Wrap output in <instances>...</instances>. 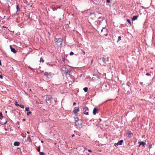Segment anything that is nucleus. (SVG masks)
<instances>
[{
  "mask_svg": "<svg viewBox=\"0 0 155 155\" xmlns=\"http://www.w3.org/2000/svg\"><path fill=\"white\" fill-rule=\"evenodd\" d=\"M61 69L62 71H64V69L65 70V73L66 77L67 78L71 77V70H68V69H67V70L64 67H62Z\"/></svg>",
  "mask_w": 155,
  "mask_h": 155,
  "instance_id": "nucleus-1",
  "label": "nucleus"
},
{
  "mask_svg": "<svg viewBox=\"0 0 155 155\" xmlns=\"http://www.w3.org/2000/svg\"><path fill=\"white\" fill-rule=\"evenodd\" d=\"M46 101L47 104L51 105L52 103V100L50 96H47L46 97Z\"/></svg>",
  "mask_w": 155,
  "mask_h": 155,
  "instance_id": "nucleus-2",
  "label": "nucleus"
},
{
  "mask_svg": "<svg viewBox=\"0 0 155 155\" xmlns=\"http://www.w3.org/2000/svg\"><path fill=\"white\" fill-rule=\"evenodd\" d=\"M62 40V39L61 38H55L54 40L55 42L58 45L59 44H60V45H61Z\"/></svg>",
  "mask_w": 155,
  "mask_h": 155,
  "instance_id": "nucleus-3",
  "label": "nucleus"
},
{
  "mask_svg": "<svg viewBox=\"0 0 155 155\" xmlns=\"http://www.w3.org/2000/svg\"><path fill=\"white\" fill-rule=\"evenodd\" d=\"M84 114L86 115H88V108L86 106L84 107L83 108Z\"/></svg>",
  "mask_w": 155,
  "mask_h": 155,
  "instance_id": "nucleus-4",
  "label": "nucleus"
},
{
  "mask_svg": "<svg viewBox=\"0 0 155 155\" xmlns=\"http://www.w3.org/2000/svg\"><path fill=\"white\" fill-rule=\"evenodd\" d=\"M75 124L76 126H78V127L81 126V121H80L78 120V121H76L75 123Z\"/></svg>",
  "mask_w": 155,
  "mask_h": 155,
  "instance_id": "nucleus-5",
  "label": "nucleus"
},
{
  "mask_svg": "<svg viewBox=\"0 0 155 155\" xmlns=\"http://www.w3.org/2000/svg\"><path fill=\"white\" fill-rule=\"evenodd\" d=\"M123 141V140H121L120 141H118L117 143H114V145L115 146L117 147V146L121 145Z\"/></svg>",
  "mask_w": 155,
  "mask_h": 155,
  "instance_id": "nucleus-6",
  "label": "nucleus"
},
{
  "mask_svg": "<svg viewBox=\"0 0 155 155\" xmlns=\"http://www.w3.org/2000/svg\"><path fill=\"white\" fill-rule=\"evenodd\" d=\"M79 111V107H75L74 110H73V112L75 114H76Z\"/></svg>",
  "mask_w": 155,
  "mask_h": 155,
  "instance_id": "nucleus-7",
  "label": "nucleus"
},
{
  "mask_svg": "<svg viewBox=\"0 0 155 155\" xmlns=\"http://www.w3.org/2000/svg\"><path fill=\"white\" fill-rule=\"evenodd\" d=\"M98 109L96 108H94L93 112V114L94 115H95L96 113H98Z\"/></svg>",
  "mask_w": 155,
  "mask_h": 155,
  "instance_id": "nucleus-8",
  "label": "nucleus"
},
{
  "mask_svg": "<svg viewBox=\"0 0 155 155\" xmlns=\"http://www.w3.org/2000/svg\"><path fill=\"white\" fill-rule=\"evenodd\" d=\"M44 76H45L47 78H48L49 76H50L51 75V73L48 72H45L44 73Z\"/></svg>",
  "mask_w": 155,
  "mask_h": 155,
  "instance_id": "nucleus-9",
  "label": "nucleus"
},
{
  "mask_svg": "<svg viewBox=\"0 0 155 155\" xmlns=\"http://www.w3.org/2000/svg\"><path fill=\"white\" fill-rule=\"evenodd\" d=\"M10 48L12 52H13L14 53H16L17 51L14 48H12L11 45L10 46Z\"/></svg>",
  "mask_w": 155,
  "mask_h": 155,
  "instance_id": "nucleus-10",
  "label": "nucleus"
},
{
  "mask_svg": "<svg viewBox=\"0 0 155 155\" xmlns=\"http://www.w3.org/2000/svg\"><path fill=\"white\" fill-rule=\"evenodd\" d=\"M138 143H140V145L139 146V147H140V146L142 144L143 147L144 146L146 145V143L143 141L142 142H139Z\"/></svg>",
  "mask_w": 155,
  "mask_h": 155,
  "instance_id": "nucleus-11",
  "label": "nucleus"
},
{
  "mask_svg": "<svg viewBox=\"0 0 155 155\" xmlns=\"http://www.w3.org/2000/svg\"><path fill=\"white\" fill-rule=\"evenodd\" d=\"M127 133L129 135L128 137L129 138H130L131 137V135L133 134V133H132L130 131L128 130L127 131Z\"/></svg>",
  "mask_w": 155,
  "mask_h": 155,
  "instance_id": "nucleus-12",
  "label": "nucleus"
},
{
  "mask_svg": "<svg viewBox=\"0 0 155 155\" xmlns=\"http://www.w3.org/2000/svg\"><path fill=\"white\" fill-rule=\"evenodd\" d=\"M105 58L104 57H101L100 58V60L103 62L104 63H105Z\"/></svg>",
  "mask_w": 155,
  "mask_h": 155,
  "instance_id": "nucleus-13",
  "label": "nucleus"
},
{
  "mask_svg": "<svg viewBox=\"0 0 155 155\" xmlns=\"http://www.w3.org/2000/svg\"><path fill=\"white\" fill-rule=\"evenodd\" d=\"M20 143L19 142H15L14 143V145L15 146H18L19 145Z\"/></svg>",
  "mask_w": 155,
  "mask_h": 155,
  "instance_id": "nucleus-14",
  "label": "nucleus"
},
{
  "mask_svg": "<svg viewBox=\"0 0 155 155\" xmlns=\"http://www.w3.org/2000/svg\"><path fill=\"white\" fill-rule=\"evenodd\" d=\"M7 123V121L6 120H5V121H3L2 120V121L1 122V124L2 125H5Z\"/></svg>",
  "mask_w": 155,
  "mask_h": 155,
  "instance_id": "nucleus-15",
  "label": "nucleus"
},
{
  "mask_svg": "<svg viewBox=\"0 0 155 155\" xmlns=\"http://www.w3.org/2000/svg\"><path fill=\"white\" fill-rule=\"evenodd\" d=\"M138 16H134L133 18H132V20L133 21H134L136 20H137V18H138Z\"/></svg>",
  "mask_w": 155,
  "mask_h": 155,
  "instance_id": "nucleus-16",
  "label": "nucleus"
},
{
  "mask_svg": "<svg viewBox=\"0 0 155 155\" xmlns=\"http://www.w3.org/2000/svg\"><path fill=\"white\" fill-rule=\"evenodd\" d=\"M15 104L16 106H19L20 104H18V103L17 101H15Z\"/></svg>",
  "mask_w": 155,
  "mask_h": 155,
  "instance_id": "nucleus-17",
  "label": "nucleus"
},
{
  "mask_svg": "<svg viewBox=\"0 0 155 155\" xmlns=\"http://www.w3.org/2000/svg\"><path fill=\"white\" fill-rule=\"evenodd\" d=\"M127 21L128 22V23L130 25V26H131L132 25V24H131V22L130 19H127Z\"/></svg>",
  "mask_w": 155,
  "mask_h": 155,
  "instance_id": "nucleus-18",
  "label": "nucleus"
},
{
  "mask_svg": "<svg viewBox=\"0 0 155 155\" xmlns=\"http://www.w3.org/2000/svg\"><path fill=\"white\" fill-rule=\"evenodd\" d=\"M88 88L87 87H85L83 88V90L85 92H87V91Z\"/></svg>",
  "mask_w": 155,
  "mask_h": 155,
  "instance_id": "nucleus-19",
  "label": "nucleus"
},
{
  "mask_svg": "<svg viewBox=\"0 0 155 155\" xmlns=\"http://www.w3.org/2000/svg\"><path fill=\"white\" fill-rule=\"evenodd\" d=\"M29 110V108L28 107H26L25 108V110L26 111H28Z\"/></svg>",
  "mask_w": 155,
  "mask_h": 155,
  "instance_id": "nucleus-20",
  "label": "nucleus"
},
{
  "mask_svg": "<svg viewBox=\"0 0 155 155\" xmlns=\"http://www.w3.org/2000/svg\"><path fill=\"white\" fill-rule=\"evenodd\" d=\"M40 155H45V153L43 152H40Z\"/></svg>",
  "mask_w": 155,
  "mask_h": 155,
  "instance_id": "nucleus-21",
  "label": "nucleus"
},
{
  "mask_svg": "<svg viewBox=\"0 0 155 155\" xmlns=\"http://www.w3.org/2000/svg\"><path fill=\"white\" fill-rule=\"evenodd\" d=\"M16 8L17 9V12L18 11L19 9V6L18 5H17L16 6Z\"/></svg>",
  "mask_w": 155,
  "mask_h": 155,
  "instance_id": "nucleus-22",
  "label": "nucleus"
},
{
  "mask_svg": "<svg viewBox=\"0 0 155 155\" xmlns=\"http://www.w3.org/2000/svg\"><path fill=\"white\" fill-rule=\"evenodd\" d=\"M40 62H44V60L41 57V58H40Z\"/></svg>",
  "mask_w": 155,
  "mask_h": 155,
  "instance_id": "nucleus-23",
  "label": "nucleus"
},
{
  "mask_svg": "<svg viewBox=\"0 0 155 155\" xmlns=\"http://www.w3.org/2000/svg\"><path fill=\"white\" fill-rule=\"evenodd\" d=\"M121 39V37L120 36H119L118 37V40L117 41V42H118Z\"/></svg>",
  "mask_w": 155,
  "mask_h": 155,
  "instance_id": "nucleus-24",
  "label": "nucleus"
},
{
  "mask_svg": "<svg viewBox=\"0 0 155 155\" xmlns=\"http://www.w3.org/2000/svg\"><path fill=\"white\" fill-rule=\"evenodd\" d=\"M20 107H21L22 108H24V106L23 105H20V106H19Z\"/></svg>",
  "mask_w": 155,
  "mask_h": 155,
  "instance_id": "nucleus-25",
  "label": "nucleus"
},
{
  "mask_svg": "<svg viewBox=\"0 0 155 155\" xmlns=\"http://www.w3.org/2000/svg\"><path fill=\"white\" fill-rule=\"evenodd\" d=\"M31 113V111H28L27 113V115L28 116Z\"/></svg>",
  "mask_w": 155,
  "mask_h": 155,
  "instance_id": "nucleus-26",
  "label": "nucleus"
},
{
  "mask_svg": "<svg viewBox=\"0 0 155 155\" xmlns=\"http://www.w3.org/2000/svg\"><path fill=\"white\" fill-rule=\"evenodd\" d=\"M57 9H58V8H57L56 7H54V8H53L52 9H53V11H54L55 10H56Z\"/></svg>",
  "mask_w": 155,
  "mask_h": 155,
  "instance_id": "nucleus-27",
  "label": "nucleus"
},
{
  "mask_svg": "<svg viewBox=\"0 0 155 155\" xmlns=\"http://www.w3.org/2000/svg\"><path fill=\"white\" fill-rule=\"evenodd\" d=\"M28 68H29V69H30L32 71L33 69V68H31L30 66H29L28 67Z\"/></svg>",
  "mask_w": 155,
  "mask_h": 155,
  "instance_id": "nucleus-28",
  "label": "nucleus"
},
{
  "mask_svg": "<svg viewBox=\"0 0 155 155\" xmlns=\"http://www.w3.org/2000/svg\"><path fill=\"white\" fill-rule=\"evenodd\" d=\"M131 85V84L129 82H127V85L129 87H130V85Z\"/></svg>",
  "mask_w": 155,
  "mask_h": 155,
  "instance_id": "nucleus-29",
  "label": "nucleus"
},
{
  "mask_svg": "<svg viewBox=\"0 0 155 155\" xmlns=\"http://www.w3.org/2000/svg\"><path fill=\"white\" fill-rule=\"evenodd\" d=\"M81 51L83 53V55H84L85 54V52L83 50L81 49Z\"/></svg>",
  "mask_w": 155,
  "mask_h": 155,
  "instance_id": "nucleus-30",
  "label": "nucleus"
},
{
  "mask_svg": "<svg viewBox=\"0 0 155 155\" xmlns=\"http://www.w3.org/2000/svg\"><path fill=\"white\" fill-rule=\"evenodd\" d=\"M40 147L39 146V147H38V150H37V151L38 152H39V153H40V152H41L40 151Z\"/></svg>",
  "mask_w": 155,
  "mask_h": 155,
  "instance_id": "nucleus-31",
  "label": "nucleus"
},
{
  "mask_svg": "<svg viewBox=\"0 0 155 155\" xmlns=\"http://www.w3.org/2000/svg\"><path fill=\"white\" fill-rule=\"evenodd\" d=\"M73 54H74V53L72 51H71V52H70V55H73Z\"/></svg>",
  "mask_w": 155,
  "mask_h": 155,
  "instance_id": "nucleus-32",
  "label": "nucleus"
},
{
  "mask_svg": "<svg viewBox=\"0 0 155 155\" xmlns=\"http://www.w3.org/2000/svg\"><path fill=\"white\" fill-rule=\"evenodd\" d=\"M152 144H150L149 145V148L150 149L151 148H152Z\"/></svg>",
  "mask_w": 155,
  "mask_h": 155,
  "instance_id": "nucleus-33",
  "label": "nucleus"
},
{
  "mask_svg": "<svg viewBox=\"0 0 155 155\" xmlns=\"http://www.w3.org/2000/svg\"><path fill=\"white\" fill-rule=\"evenodd\" d=\"M0 116H1V117H3L2 112H0Z\"/></svg>",
  "mask_w": 155,
  "mask_h": 155,
  "instance_id": "nucleus-34",
  "label": "nucleus"
},
{
  "mask_svg": "<svg viewBox=\"0 0 155 155\" xmlns=\"http://www.w3.org/2000/svg\"><path fill=\"white\" fill-rule=\"evenodd\" d=\"M105 29V27H103L102 28V29L101 30V33H102V32H103V29Z\"/></svg>",
  "mask_w": 155,
  "mask_h": 155,
  "instance_id": "nucleus-35",
  "label": "nucleus"
},
{
  "mask_svg": "<svg viewBox=\"0 0 155 155\" xmlns=\"http://www.w3.org/2000/svg\"><path fill=\"white\" fill-rule=\"evenodd\" d=\"M28 140H30V142L31 141V140L30 138V137L29 136L28 137Z\"/></svg>",
  "mask_w": 155,
  "mask_h": 155,
  "instance_id": "nucleus-36",
  "label": "nucleus"
},
{
  "mask_svg": "<svg viewBox=\"0 0 155 155\" xmlns=\"http://www.w3.org/2000/svg\"><path fill=\"white\" fill-rule=\"evenodd\" d=\"M75 121H78V120H78V118H76L75 119Z\"/></svg>",
  "mask_w": 155,
  "mask_h": 155,
  "instance_id": "nucleus-37",
  "label": "nucleus"
},
{
  "mask_svg": "<svg viewBox=\"0 0 155 155\" xmlns=\"http://www.w3.org/2000/svg\"><path fill=\"white\" fill-rule=\"evenodd\" d=\"M3 78V77L2 76V74H0V78H1V79H2Z\"/></svg>",
  "mask_w": 155,
  "mask_h": 155,
  "instance_id": "nucleus-38",
  "label": "nucleus"
},
{
  "mask_svg": "<svg viewBox=\"0 0 155 155\" xmlns=\"http://www.w3.org/2000/svg\"><path fill=\"white\" fill-rule=\"evenodd\" d=\"M110 0H107L106 2L107 3H110Z\"/></svg>",
  "mask_w": 155,
  "mask_h": 155,
  "instance_id": "nucleus-39",
  "label": "nucleus"
},
{
  "mask_svg": "<svg viewBox=\"0 0 155 155\" xmlns=\"http://www.w3.org/2000/svg\"><path fill=\"white\" fill-rule=\"evenodd\" d=\"M58 6V7L57 8H61V6H62V5H61V6L59 5V6Z\"/></svg>",
  "mask_w": 155,
  "mask_h": 155,
  "instance_id": "nucleus-40",
  "label": "nucleus"
},
{
  "mask_svg": "<svg viewBox=\"0 0 155 155\" xmlns=\"http://www.w3.org/2000/svg\"><path fill=\"white\" fill-rule=\"evenodd\" d=\"M130 93V92L129 91H128L127 92V94H128Z\"/></svg>",
  "mask_w": 155,
  "mask_h": 155,
  "instance_id": "nucleus-41",
  "label": "nucleus"
},
{
  "mask_svg": "<svg viewBox=\"0 0 155 155\" xmlns=\"http://www.w3.org/2000/svg\"><path fill=\"white\" fill-rule=\"evenodd\" d=\"M146 75L148 76H149L150 75V74L149 73H147Z\"/></svg>",
  "mask_w": 155,
  "mask_h": 155,
  "instance_id": "nucleus-42",
  "label": "nucleus"
},
{
  "mask_svg": "<svg viewBox=\"0 0 155 155\" xmlns=\"http://www.w3.org/2000/svg\"><path fill=\"white\" fill-rule=\"evenodd\" d=\"M88 151L89 152H92L91 150H88Z\"/></svg>",
  "mask_w": 155,
  "mask_h": 155,
  "instance_id": "nucleus-43",
  "label": "nucleus"
},
{
  "mask_svg": "<svg viewBox=\"0 0 155 155\" xmlns=\"http://www.w3.org/2000/svg\"><path fill=\"white\" fill-rule=\"evenodd\" d=\"M48 34L49 35V36H50L51 35V34L50 32H48Z\"/></svg>",
  "mask_w": 155,
  "mask_h": 155,
  "instance_id": "nucleus-44",
  "label": "nucleus"
},
{
  "mask_svg": "<svg viewBox=\"0 0 155 155\" xmlns=\"http://www.w3.org/2000/svg\"><path fill=\"white\" fill-rule=\"evenodd\" d=\"M95 12H94L93 13H91L90 14H94Z\"/></svg>",
  "mask_w": 155,
  "mask_h": 155,
  "instance_id": "nucleus-45",
  "label": "nucleus"
},
{
  "mask_svg": "<svg viewBox=\"0 0 155 155\" xmlns=\"http://www.w3.org/2000/svg\"><path fill=\"white\" fill-rule=\"evenodd\" d=\"M76 104L75 102H74L73 103V105H75V104Z\"/></svg>",
  "mask_w": 155,
  "mask_h": 155,
  "instance_id": "nucleus-46",
  "label": "nucleus"
},
{
  "mask_svg": "<svg viewBox=\"0 0 155 155\" xmlns=\"http://www.w3.org/2000/svg\"><path fill=\"white\" fill-rule=\"evenodd\" d=\"M0 65H2V63H1V60H0Z\"/></svg>",
  "mask_w": 155,
  "mask_h": 155,
  "instance_id": "nucleus-47",
  "label": "nucleus"
},
{
  "mask_svg": "<svg viewBox=\"0 0 155 155\" xmlns=\"http://www.w3.org/2000/svg\"><path fill=\"white\" fill-rule=\"evenodd\" d=\"M103 35H105V36H107V34H103Z\"/></svg>",
  "mask_w": 155,
  "mask_h": 155,
  "instance_id": "nucleus-48",
  "label": "nucleus"
},
{
  "mask_svg": "<svg viewBox=\"0 0 155 155\" xmlns=\"http://www.w3.org/2000/svg\"><path fill=\"white\" fill-rule=\"evenodd\" d=\"M17 123L19 125V124L20 122L19 121H18Z\"/></svg>",
  "mask_w": 155,
  "mask_h": 155,
  "instance_id": "nucleus-49",
  "label": "nucleus"
},
{
  "mask_svg": "<svg viewBox=\"0 0 155 155\" xmlns=\"http://www.w3.org/2000/svg\"><path fill=\"white\" fill-rule=\"evenodd\" d=\"M74 136V134H73L72 135V137H73Z\"/></svg>",
  "mask_w": 155,
  "mask_h": 155,
  "instance_id": "nucleus-50",
  "label": "nucleus"
},
{
  "mask_svg": "<svg viewBox=\"0 0 155 155\" xmlns=\"http://www.w3.org/2000/svg\"><path fill=\"white\" fill-rule=\"evenodd\" d=\"M99 120H100V121H101V119H100V118L99 119Z\"/></svg>",
  "mask_w": 155,
  "mask_h": 155,
  "instance_id": "nucleus-51",
  "label": "nucleus"
},
{
  "mask_svg": "<svg viewBox=\"0 0 155 155\" xmlns=\"http://www.w3.org/2000/svg\"><path fill=\"white\" fill-rule=\"evenodd\" d=\"M41 142L42 143H43V141L42 140H41Z\"/></svg>",
  "mask_w": 155,
  "mask_h": 155,
  "instance_id": "nucleus-52",
  "label": "nucleus"
},
{
  "mask_svg": "<svg viewBox=\"0 0 155 155\" xmlns=\"http://www.w3.org/2000/svg\"><path fill=\"white\" fill-rule=\"evenodd\" d=\"M101 18V17H99L98 18L100 19V18Z\"/></svg>",
  "mask_w": 155,
  "mask_h": 155,
  "instance_id": "nucleus-53",
  "label": "nucleus"
},
{
  "mask_svg": "<svg viewBox=\"0 0 155 155\" xmlns=\"http://www.w3.org/2000/svg\"><path fill=\"white\" fill-rule=\"evenodd\" d=\"M25 119H23V121H25Z\"/></svg>",
  "mask_w": 155,
  "mask_h": 155,
  "instance_id": "nucleus-54",
  "label": "nucleus"
},
{
  "mask_svg": "<svg viewBox=\"0 0 155 155\" xmlns=\"http://www.w3.org/2000/svg\"><path fill=\"white\" fill-rule=\"evenodd\" d=\"M27 133L28 134H29V132H27Z\"/></svg>",
  "mask_w": 155,
  "mask_h": 155,
  "instance_id": "nucleus-55",
  "label": "nucleus"
},
{
  "mask_svg": "<svg viewBox=\"0 0 155 155\" xmlns=\"http://www.w3.org/2000/svg\"><path fill=\"white\" fill-rule=\"evenodd\" d=\"M92 60L91 61V64L92 63Z\"/></svg>",
  "mask_w": 155,
  "mask_h": 155,
  "instance_id": "nucleus-56",
  "label": "nucleus"
},
{
  "mask_svg": "<svg viewBox=\"0 0 155 155\" xmlns=\"http://www.w3.org/2000/svg\"><path fill=\"white\" fill-rule=\"evenodd\" d=\"M7 111H5V112L6 113Z\"/></svg>",
  "mask_w": 155,
  "mask_h": 155,
  "instance_id": "nucleus-57",
  "label": "nucleus"
},
{
  "mask_svg": "<svg viewBox=\"0 0 155 155\" xmlns=\"http://www.w3.org/2000/svg\"><path fill=\"white\" fill-rule=\"evenodd\" d=\"M98 13H99V14H101V13H100V12H99Z\"/></svg>",
  "mask_w": 155,
  "mask_h": 155,
  "instance_id": "nucleus-58",
  "label": "nucleus"
}]
</instances>
